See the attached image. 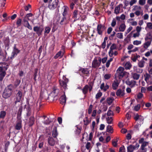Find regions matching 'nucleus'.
Returning <instances> with one entry per match:
<instances>
[{
    "label": "nucleus",
    "mask_w": 152,
    "mask_h": 152,
    "mask_svg": "<svg viewBox=\"0 0 152 152\" xmlns=\"http://www.w3.org/2000/svg\"><path fill=\"white\" fill-rule=\"evenodd\" d=\"M141 42L140 41L135 40L133 42V44L134 45H138L141 44Z\"/></svg>",
    "instance_id": "nucleus-57"
},
{
    "label": "nucleus",
    "mask_w": 152,
    "mask_h": 152,
    "mask_svg": "<svg viewBox=\"0 0 152 152\" xmlns=\"http://www.w3.org/2000/svg\"><path fill=\"white\" fill-rule=\"evenodd\" d=\"M79 71H81L83 74L86 75V76H88L89 75V71L87 68H80L79 69Z\"/></svg>",
    "instance_id": "nucleus-18"
},
{
    "label": "nucleus",
    "mask_w": 152,
    "mask_h": 152,
    "mask_svg": "<svg viewBox=\"0 0 152 152\" xmlns=\"http://www.w3.org/2000/svg\"><path fill=\"white\" fill-rule=\"evenodd\" d=\"M102 94L101 92H100L98 93L96 95V98L97 99H98L102 96Z\"/></svg>",
    "instance_id": "nucleus-62"
},
{
    "label": "nucleus",
    "mask_w": 152,
    "mask_h": 152,
    "mask_svg": "<svg viewBox=\"0 0 152 152\" xmlns=\"http://www.w3.org/2000/svg\"><path fill=\"white\" fill-rule=\"evenodd\" d=\"M58 134L57 132V127L56 126H54L52 132V135L54 138H56Z\"/></svg>",
    "instance_id": "nucleus-21"
},
{
    "label": "nucleus",
    "mask_w": 152,
    "mask_h": 152,
    "mask_svg": "<svg viewBox=\"0 0 152 152\" xmlns=\"http://www.w3.org/2000/svg\"><path fill=\"white\" fill-rule=\"evenodd\" d=\"M132 67V65L130 63H127L125 65V68L126 69H130Z\"/></svg>",
    "instance_id": "nucleus-43"
},
{
    "label": "nucleus",
    "mask_w": 152,
    "mask_h": 152,
    "mask_svg": "<svg viewBox=\"0 0 152 152\" xmlns=\"http://www.w3.org/2000/svg\"><path fill=\"white\" fill-rule=\"evenodd\" d=\"M111 76L110 74H106L104 75V77L106 80H108L110 78Z\"/></svg>",
    "instance_id": "nucleus-50"
},
{
    "label": "nucleus",
    "mask_w": 152,
    "mask_h": 152,
    "mask_svg": "<svg viewBox=\"0 0 152 152\" xmlns=\"http://www.w3.org/2000/svg\"><path fill=\"white\" fill-rule=\"evenodd\" d=\"M69 80L66 77L63 76L62 79L60 80H59V84L61 87V88L64 89V91L68 89L67 83L68 82Z\"/></svg>",
    "instance_id": "nucleus-3"
},
{
    "label": "nucleus",
    "mask_w": 152,
    "mask_h": 152,
    "mask_svg": "<svg viewBox=\"0 0 152 152\" xmlns=\"http://www.w3.org/2000/svg\"><path fill=\"white\" fill-rule=\"evenodd\" d=\"M34 117L31 116L29 119L28 126L29 127L32 126L34 124Z\"/></svg>",
    "instance_id": "nucleus-23"
},
{
    "label": "nucleus",
    "mask_w": 152,
    "mask_h": 152,
    "mask_svg": "<svg viewBox=\"0 0 152 152\" xmlns=\"http://www.w3.org/2000/svg\"><path fill=\"white\" fill-rule=\"evenodd\" d=\"M132 77L134 80H137L139 79L140 75L137 73H134L132 74Z\"/></svg>",
    "instance_id": "nucleus-31"
},
{
    "label": "nucleus",
    "mask_w": 152,
    "mask_h": 152,
    "mask_svg": "<svg viewBox=\"0 0 152 152\" xmlns=\"http://www.w3.org/2000/svg\"><path fill=\"white\" fill-rule=\"evenodd\" d=\"M140 57V56L138 55L137 54H132V57H131V60L133 62H136L137 58Z\"/></svg>",
    "instance_id": "nucleus-26"
},
{
    "label": "nucleus",
    "mask_w": 152,
    "mask_h": 152,
    "mask_svg": "<svg viewBox=\"0 0 152 152\" xmlns=\"http://www.w3.org/2000/svg\"><path fill=\"white\" fill-rule=\"evenodd\" d=\"M21 114H17V120L16 121H20L22 122V120L21 119Z\"/></svg>",
    "instance_id": "nucleus-55"
},
{
    "label": "nucleus",
    "mask_w": 152,
    "mask_h": 152,
    "mask_svg": "<svg viewBox=\"0 0 152 152\" xmlns=\"http://www.w3.org/2000/svg\"><path fill=\"white\" fill-rule=\"evenodd\" d=\"M145 39V41H147L148 39H150V41H152V35H151V32H149L147 34Z\"/></svg>",
    "instance_id": "nucleus-28"
},
{
    "label": "nucleus",
    "mask_w": 152,
    "mask_h": 152,
    "mask_svg": "<svg viewBox=\"0 0 152 152\" xmlns=\"http://www.w3.org/2000/svg\"><path fill=\"white\" fill-rule=\"evenodd\" d=\"M126 28V26L125 23H121L119 27V31L124 32Z\"/></svg>",
    "instance_id": "nucleus-25"
},
{
    "label": "nucleus",
    "mask_w": 152,
    "mask_h": 152,
    "mask_svg": "<svg viewBox=\"0 0 152 152\" xmlns=\"http://www.w3.org/2000/svg\"><path fill=\"white\" fill-rule=\"evenodd\" d=\"M93 108V105L92 104H90L89 105V107L88 109V113L89 114H90L92 111V109Z\"/></svg>",
    "instance_id": "nucleus-54"
},
{
    "label": "nucleus",
    "mask_w": 152,
    "mask_h": 152,
    "mask_svg": "<svg viewBox=\"0 0 152 152\" xmlns=\"http://www.w3.org/2000/svg\"><path fill=\"white\" fill-rule=\"evenodd\" d=\"M77 129L76 130V134H79L80 133L81 129H82V128L80 127L79 128H78V127H77Z\"/></svg>",
    "instance_id": "nucleus-64"
},
{
    "label": "nucleus",
    "mask_w": 152,
    "mask_h": 152,
    "mask_svg": "<svg viewBox=\"0 0 152 152\" xmlns=\"http://www.w3.org/2000/svg\"><path fill=\"white\" fill-rule=\"evenodd\" d=\"M117 37L118 38L122 39L123 38V33H118L117 34Z\"/></svg>",
    "instance_id": "nucleus-52"
},
{
    "label": "nucleus",
    "mask_w": 152,
    "mask_h": 152,
    "mask_svg": "<svg viewBox=\"0 0 152 152\" xmlns=\"http://www.w3.org/2000/svg\"><path fill=\"white\" fill-rule=\"evenodd\" d=\"M3 65L0 66V81H1L5 76L6 71L8 68V64L6 63H2Z\"/></svg>",
    "instance_id": "nucleus-2"
},
{
    "label": "nucleus",
    "mask_w": 152,
    "mask_h": 152,
    "mask_svg": "<svg viewBox=\"0 0 152 152\" xmlns=\"http://www.w3.org/2000/svg\"><path fill=\"white\" fill-rule=\"evenodd\" d=\"M113 60V58H110V59L108 60L106 64V66L108 68L109 67L110 64V62L111 61H112Z\"/></svg>",
    "instance_id": "nucleus-47"
},
{
    "label": "nucleus",
    "mask_w": 152,
    "mask_h": 152,
    "mask_svg": "<svg viewBox=\"0 0 152 152\" xmlns=\"http://www.w3.org/2000/svg\"><path fill=\"white\" fill-rule=\"evenodd\" d=\"M6 113L4 111H1L0 113V118L4 119L6 115Z\"/></svg>",
    "instance_id": "nucleus-33"
},
{
    "label": "nucleus",
    "mask_w": 152,
    "mask_h": 152,
    "mask_svg": "<svg viewBox=\"0 0 152 152\" xmlns=\"http://www.w3.org/2000/svg\"><path fill=\"white\" fill-rule=\"evenodd\" d=\"M91 147V144L90 142H87L86 145V148L87 150H89Z\"/></svg>",
    "instance_id": "nucleus-53"
},
{
    "label": "nucleus",
    "mask_w": 152,
    "mask_h": 152,
    "mask_svg": "<svg viewBox=\"0 0 152 152\" xmlns=\"http://www.w3.org/2000/svg\"><path fill=\"white\" fill-rule=\"evenodd\" d=\"M151 42L152 41H150L145 42L144 44V48H148L151 45Z\"/></svg>",
    "instance_id": "nucleus-40"
},
{
    "label": "nucleus",
    "mask_w": 152,
    "mask_h": 152,
    "mask_svg": "<svg viewBox=\"0 0 152 152\" xmlns=\"http://www.w3.org/2000/svg\"><path fill=\"white\" fill-rule=\"evenodd\" d=\"M125 148L124 146L120 148L119 152H125Z\"/></svg>",
    "instance_id": "nucleus-63"
},
{
    "label": "nucleus",
    "mask_w": 152,
    "mask_h": 152,
    "mask_svg": "<svg viewBox=\"0 0 152 152\" xmlns=\"http://www.w3.org/2000/svg\"><path fill=\"white\" fill-rule=\"evenodd\" d=\"M113 128L110 125H108L107 127V131L109 133H112L113 132Z\"/></svg>",
    "instance_id": "nucleus-34"
},
{
    "label": "nucleus",
    "mask_w": 152,
    "mask_h": 152,
    "mask_svg": "<svg viewBox=\"0 0 152 152\" xmlns=\"http://www.w3.org/2000/svg\"><path fill=\"white\" fill-rule=\"evenodd\" d=\"M100 88L101 90H103L105 92L109 88V86L107 84L104 86V83H103L101 85Z\"/></svg>",
    "instance_id": "nucleus-20"
},
{
    "label": "nucleus",
    "mask_w": 152,
    "mask_h": 152,
    "mask_svg": "<svg viewBox=\"0 0 152 152\" xmlns=\"http://www.w3.org/2000/svg\"><path fill=\"white\" fill-rule=\"evenodd\" d=\"M22 122L20 121H16L15 129L17 130H20L22 128Z\"/></svg>",
    "instance_id": "nucleus-16"
},
{
    "label": "nucleus",
    "mask_w": 152,
    "mask_h": 152,
    "mask_svg": "<svg viewBox=\"0 0 152 152\" xmlns=\"http://www.w3.org/2000/svg\"><path fill=\"white\" fill-rule=\"evenodd\" d=\"M145 77V80L146 82L151 77V76L149 74L146 73V74L144 75Z\"/></svg>",
    "instance_id": "nucleus-35"
},
{
    "label": "nucleus",
    "mask_w": 152,
    "mask_h": 152,
    "mask_svg": "<svg viewBox=\"0 0 152 152\" xmlns=\"http://www.w3.org/2000/svg\"><path fill=\"white\" fill-rule=\"evenodd\" d=\"M21 19L20 18H18L17 19V22H16V24L18 26H20L21 25Z\"/></svg>",
    "instance_id": "nucleus-51"
},
{
    "label": "nucleus",
    "mask_w": 152,
    "mask_h": 152,
    "mask_svg": "<svg viewBox=\"0 0 152 152\" xmlns=\"http://www.w3.org/2000/svg\"><path fill=\"white\" fill-rule=\"evenodd\" d=\"M14 87L12 84H10L6 87L2 94V96L5 99L9 98L14 91Z\"/></svg>",
    "instance_id": "nucleus-1"
},
{
    "label": "nucleus",
    "mask_w": 152,
    "mask_h": 152,
    "mask_svg": "<svg viewBox=\"0 0 152 152\" xmlns=\"http://www.w3.org/2000/svg\"><path fill=\"white\" fill-rule=\"evenodd\" d=\"M3 42L5 46V49L8 50L9 48L10 40L8 37H4L3 40Z\"/></svg>",
    "instance_id": "nucleus-13"
},
{
    "label": "nucleus",
    "mask_w": 152,
    "mask_h": 152,
    "mask_svg": "<svg viewBox=\"0 0 152 152\" xmlns=\"http://www.w3.org/2000/svg\"><path fill=\"white\" fill-rule=\"evenodd\" d=\"M117 73L119 79H121L127 74V73L126 72H118Z\"/></svg>",
    "instance_id": "nucleus-22"
},
{
    "label": "nucleus",
    "mask_w": 152,
    "mask_h": 152,
    "mask_svg": "<svg viewBox=\"0 0 152 152\" xmlns=\"http://www.w3.org/2000/svg\"><path fill=\"white\" fill-rule=\"evenodd\" d=\"M23 110V107L22 106H20L19 107V109L18 110V112L17 114H22V112Z\"/></svg>",
    "instance_id": "nucleus-61"
},
{
    "label": "nucleus",
    "mask_w": 152,
    "mask_h": 152,
    "mask_svg": "<svg viewBox=\"0 0 152 152\" xmlns=\"http://www.w3.org/2000/svg\"><path fill=\"white\" fill-rule=\"evenodd\" d=\"M116 24V20L115 19H113L111 25L112 27H114Z\"/></svg>",
    "instance_id": "nucleus-56"
},
{
    "label": "nucleus",
    "mask_w": 152,
    "mask_h": 152,
    "mask_svg": "<svg viewBox=\"0 0 152 152\" xmlns=\"http://www.w3.org/2000/svg\"><path fill=\"white\" fill-rule=\"evenodd\" d=\"M88 85H86L82 89V92L84 95H86L88 93Z\"/></svg>",
    "instance_id": "nucleus-24"
},
{
    "label": "nucleus",
    "mask_w": 152,
    "mask_h": 152,
    "mask_svg": "<svg viewBox=\"0 0 152 152\" xmlns=\"http://www.w3.org/2000/svg\"><path fill=\"white\" fill-rule=\"evenodd\" d=\"M50 28L49 27H45V31H44V35H45V34H48L50 30Z\"/></svg>",
    "instance_id": "nucleus-44"
},
{
    "label": "nucleus",
    "mask_w": 152,
    "mask_h": 152,
    "mask_svg": "<svg viewBox=\"0 0 152 152\" xmlns=\"http://www.w3.org/2000/svg\"><path fill=\"white\" fill-rule=\"evenodd\" d=\"M53 91L52 92L56 95H57L59 92V89L57 88V87H56V86H53Z\"/></svg>",
    "instance_id": "nucleus-30"
},
{
    "label": "nucleus",
    "mask_w": 152,
    "mask_h": 152,
    "mask_svg": "<svg viewBox=\"0 0 152 152\" xmlns=\"http://www.w3.org/2000/svg\"><path fill=\"white\" fill-rule=\"evenodd\" d=\"M93 85H94L93 83L91 82V83H89V84L88 85L89 88H88V90H89V91L90 92L91 91L93 88Z\"/></svg>",
    "instance_id": "nucleus-45"
},
{
    "label": "nucleus",
    "mask_w": 152,
    "mask_h": 152,
    "mask_svg": "<svg viewBox=\"0 0 152 152\" xmlns=\"http://www.w3.org/2000/svg\"><path fill=\"white\" fill-rule=\"evenodd\" d=\"M101 63V58L100 57L98 58V60L96 57L94 58L92 62V66L93 68L97 69L100 66Z\"/></svg>",
    "instance_id": "nucleus-4"
},
{
    "label": "nucleus",
    "mask_w": 152,
    "mask_h": 152,
    "mask_svg": "<svg viewBox=\"0 0 152 152\" xmlns=\"http://www.w3.org/2000/svg\"><path fill=\"white\" fill-rule=\"evenodd\" d=\"M106 120L108 124H110L112 123L113 119L112 117H108L107 118Z\"/></svg>",
    "instance_id": "nucleus-41"
},
{
    "label": "nucleus",
    "mask_w": 152,
    "mask_h": 152,
    "mask_svg": "<svg viewBox=\"0 0 152 152\" xmlns=\"http://www.w3.org/2000/svg\"><path fill=\"white\" fill-rule=\"evenodd\" d=\"M7 53L5 51L4 53L2 51V49L0 46V61H7L6 59Z\"/></svg>",
    "instance_id": "nucleus-11"
},
{
    "label": "nucleus",
    "mask_w": 152,
    "mask_h": 152,
    "mask_svg": "<svg viewBox=\"0 0 152 152\" xmlns=\"http://www.w3.org/2000/svg\"><path fill=\"white\" fill-rule=\"evenodd\" d=\"M106 28L104 25L101 24H98L97 27L98 34L99 35H102L103 32L106 29Z\"/></svg>",
    "instance_id": "nucleus-8"
},
{
    "label": "nucleus",
    "mask_w": 152,
    "mask_h": 152,
    "mask_svg": "<svg viewBox=\"0 0 152 152\" xmlns=\"http://www.w3.org/2000/svg\"><path fill=\"white\" fill-rule=\"evenodd\" d=\"M139 3L140 5H143L145 3V0H139Z\"/></svg>",
    "instance_id": "nucleus-58"
},
{
    "label": "nucleus",
    "mask_w": 152,
    "mask_h": 152,
    "mask_svg": "<svg viewBox=\"0 0 152 152\" xmlns=\"http://www.w3.org/2000/svg\"><path fill=\"white\" fill-rule=\"evenodd\" d=\"M124 68L121 67H119L117 70V72H125L124 71Z\"/></svg>",
    "instance_id": "nucleus-59"
},
{
    "label": "nucleus",
    "mask_w": 152,
    "mask_h": 152,
    "mask_svg": "<svg viewBox=\"0 0 152 152\" xmlns=\"http://www.w3.org/2000/svg\"><path fill=\"white\" fill-rule=\"evenodd\" d=\"M86 120H83L84 124L86 126L88 125V124L90 122V121H89L88 118L87 117H86Z\"/></svg>",
    "instance_id": "nucleus-42"
},
{
    "label": "nucleus",
    "mask_w": 152,
    "mask_h": 152,
    "mask_svg": "<svg viewBox=\"0 0 152 152\" xmlns=\"http://www.w3.org/2000/svg\"><path fill=\"white\" fill-rule=\"evenodd\" d=\"M120 8L119 5L116 6L115 8L114 13L116 14H118L119 13Z\"/></svg>",
    "instance_id": "nucleus-37"
},
{
    "label": "nucleus",
    "mask_w": 152,
    "mask_h": 152,
    "mask_svg": "<svg viewBox=\"0 0 152 152\" xmlns=\"http://www.w3.org/2000/svg\"><path fill=\"white\" fill-rule=\"evenodd\" d=\"M21 82V80H19L17 79L15 81L14 83V86L15 87H17L20 84Z\"/></svg>",
    "instance_id": "nucleus-39"
},
{
    "label": "nucleus",
    "mask_w": 152,
    "mask_h": 152,
    "mask_svg": "<svg viewBox=\"0 0 152 152\" xmlns=\"http://www.w3.org/2000/svg\"><path fill=\"white\" fill-rule=\"evenodd\" d=\"M125 83L127 85L129 86L131 88H132L135 86L136 83V81L134 80H130L129 79H128L126 81Z\"/></svg>",
    "instance_id": "nucleus-14"
},
{
    "label": "nucleus",
    "mask_w": 152,
    "mask_h": 152,
    "mask_svg": "<svg viewBox=\"0 0 152 152\" xmlns=\"http://www.w3.org/2000/svg\"><path fill=\"white\" fill-rule=\"evenodd\" d=\"M58 2V0H50L48 7L50 10H54L57 7Z\"/></svg>",
    "instance_id": "nucleus-6"
},
{
    "label": "nucleus",
    "mask_w": 152,
    "mask_h": 152,
    "mask_svg": "<svg viewBox=\"0 0 152 152\" xmlns=\"http://www.w3.org/2000/svg\"><path fill=\"white\" fill-rule=\"evenodd\" d=\"M22 95V92L19 91L18 93L16 94L15 98L14 99V103L16 105L18 102H20Z\"/></svg>",
    "instance_id": "nucleus-9"
},
{
    "label": "nucleus",
    "mask_w": 152,
    "mask_h": 152,
    "mask_svg": "<svg viewBox=\"0 0 152 152\" xmlns=\"http://www.w3.org/2000/svg\"><path fill=\"white\" fill-rule=\"evenodd\" d=\"M119 85V83L114 81L112 84V86L113 89L115 90H116Z\"/></svg>",
    "instance_id": "nucleus-27"
},
{
    "label": "nucleus",
    "mask_w": 152,
    "mask_h": 152,
    "mask_svg": "<svg viewBox=\"0 0 152 152\" xmlns=\"http://www.w3.org/2000/svg\"><path fill=\"white\" fill-rule=\"evenodd\" d=\"M140 146L137 143L135 145H130L127 148V152H133L134 150L138 149Z\"/></svg>",
    "instance_id": "nucleus-10"
},
{
    "label": "nucleus",
    "mask_w": 152,
    "mask_h": 152,
    "mask_svg": "<svg viewBox=\"0 0 152 152\" xmlns=\"http://www.w3.org/2000/svg\"><path fill=\"white\" fill-rule=\"evenodd\" d=\"M116 93V95L118 96H123L125 94V91L119 89L117 91Z\"/></svg>",
    "instance_id": "nucleus-19"
},
{
    "label": "nucleus",
    "mask_w": 152,
    "mask_h": 152,
    "mask_svg": "<svg viewBox=\"0 0 152 152\" xmlns=\"http://www.w3.org/2000/svg\"><path fill=\"white\" fill-rule=\"evenodd\" d=\"M116 49V44L115 43H113L110 48V50L111 51H113V50H115Z\"/></svg>",
    "instance_id": "nucleus-46"
},
{
    "label": "nucleus",
    "mask_w": 152,
    "mask_h": 152,
    "mask_svg": "<svg viewBox=\"0 0 152 152\" xmlns=\"http://www.w3.org/2000/svg\"><path fill=\"white\" fill-rule=\"evenodd\" d=\"M20 52V50L16 47V44H14L13 47V50L10 57V59L12 60Z\"/></svg>",
    "instance_id": "nucleus-5"
},
{
    "label": "nucleus",
    "mask_w": 152,
    "mask_h": 152,
    "mask_svg": "<svg viewBox=\"0 0 152 152\" xmlns=\"http://www.w3.org/2000/svg\"><path fill=\"white\" fill-rule=\"evenodd\" d=\"M65 91L64 92V94L61 95L60 98V103L62 104H65L66 102V97Z\"/></svg>",
    "instance_id": "nucleus-15"
},
{
    "label": "nucleus",
    "mask_w": 152,
    "mask_h": 152,
    "mask_svg": "<svg viewBox=\"0 0 152 152\" xmlns=\"http://www.w3.org/2000/svg\"><path fill=\"white\" fill-rule=\"evenodd\" d=\"M26 115L28 117H29L30 116L31 113V108L30 107L29 105L27 106L26 108Z\"/></svg>",
    "instance_id": "nucleus-32"
},
{
    "label": "nucleus",
    "mask_w": 152,
    "mask_h": 152,
    "mask_svg": "<svg viewBox=\"0 0 152 152\" xmlns=\"http://www.w3.org/2000/svg\"><path fill=\"white\" fill-rule=\"evenodd\" d=\"M72 18H77L78 19L79 18V14L77 10H75L73 12Z\"/></svg>",
    "instance_id": "nucleus-29"
},
{
    "label": "nucleus",
    "mask_w": 152,
    "mask_h": 152,
    "mask_svg": "<svg viewBox=\"0 0 152 152\" xmlns=\"http://www.w3.org/2000/svg\"><path fill=\"white\" fill-rule=\"evenodd\" d=\"M145 62L144 61H140L138 63V66L140 68L143 67H144V63Z\"/></svg>",
    "instance_id": "nucleus-49"
},
{
    "label": "nucleus",
    "mask_w": 152,
    "mask_h": 152,
    "mask_svg": "<svg viewBox=\"0 0 152 152\" xmlns=\"http://www.w3.org/2000/svg\"><path fill=\"white\" fill-rule=\"evenodd\" d=\"M64 11L62 13L63 17H65L67 19L69 20L70 18V15L68 12V8L66 6H64Z\"/></svg>",
    "instance_id": "nucleus-12"
},
{
    "label": "nucleus",
    "mask_w": 152,
    "mask_h": 152,
    "mask_svg": "<svg viewBox=\"0 0 152 152\" xmlns=\"http://www.w3.org/2000/svg\"><path fill=\"white\" fill-rule=\"evenodd\" d=\"M44 29L41 26H35L33 28V30L38 36H40L42 34Z\"/></svg>",
    "instance_id": "nucleus-7"
},
{
    "label": "nucleus",
    "mask_w": 152,
    "mask_h": 152,
    "mask_svg": "<svg viewBox=\"0 0 152 152\" xmlns=\"http://www.w3.org/2000/svg\"><path fill=\"white\" fill-rule=\"evenodd\" d=\"M67 19V18L65 17H63L61 19L60 23L61 25H63L66 23L65 21Z\"/></svg>",
    "instance_id": "nucleus-38"
},
{
    "label": "nucleus",
    "mask_w": 152,
    "mask_h": 152,
    "mask_svg": "<svg viewBox=\"0 0 152 152\" xmlns=\"http://www.w3.org/2000/svg\"><path fill=\"white\" fill-rule=\"evenodd\" d=\"M61 51H59L58 52L56 55H55V56H54V58L55 59H56L58 58L60 56H61Z\"/></svg>",
    "instance_id": "nucleus-48"
},
{
    "label": "nucleus",
    "mask_w": 152,
    "mask_h": 152,
    "mask_svg": "<svg viewBox=\"0 0 152 152\" xmlns=\"http://www.w3.org/2000/svg\"><path fill=\"white\" fill-rule=\"evenodd\" d=\"M48 142L50 146H53L55 144V141L52 137H49L48 138Z\"/></svg>",
    "instance_id": "nucleus-17"
},
{
    "label": "nucleus",
    "mask_w": 152,
    "mask_h": 152,
    "mask_svg": "<svg viewBox=\"0 0 152 152\" xmlns=\"http://www.w3.org/2000/svg\"><path fill=\"white\" fill-rule=\"evenodd\" d=\"M24 26L31 30H32V26L29 24L28 23H27L26 25H24Z\"/></svg>",
    "instance_id": "nucleus-60"
},
{
    "label": "nucleus",
    "mask_w": 152,
    "mask_h": 152,
    "mask_svg": "<svg viewBox=\"0 0 152 152\" xmlns=\"http://www.w3.org/2000/svg\"><path fill=\"white\" fill-rule=\"evenodd\" d=\"M114 99L113 97L112 98H108L107 99V102L108 104L110 105Z\"/></svg>",
    "instance_id": "nucleus-36"
}]
</instances>
